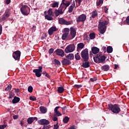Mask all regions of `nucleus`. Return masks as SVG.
Returning a JSON list of instances; mask_svg holds the SVG:
<instances>
[{"instance_id":"1","label":"nucleus","mask_w":129,"mask_h":129,"mask_svg":"<svg viewBox=\"0 0 129 129\" xmlns=\"http://www.w3.org/2000/svg\"><path fill=\"white\" fill-rule=\"evenodd\" d=\"M107 25H108V22L106 20H101L99 22L98 29L100 34H104L105 33Z\"/></svg>"},{"instance_id":"2","label":"nucleus","mask_w":129,"mask_h":129,"mask_svg":"<svg viewBox=\"0 0 129 129\" xmlns=\"http://www.w3.org/2000/svg\"><path fill=\"white\" fill-rule=\"evenodd\" d=\"M109 110H111L113 113H119L120 112V107L118 104L112 105L110 104L108 105Z\"/></svg>"},{"instance_id":"3","label":"nucleus","mask_w":129,"mask_h":129,"mask_svg":"<svg viewBox=\"0 0 129 129\" xmlns=\"http://www.w3.org/2000/svg\"><path fill=\"white\" fill-rule=\"evenodd\" d=\"M105 56L102 55L101 53H99L94 57V60L96 63H105Z\"/></svg>"},{"instance_id":"4","label":"nucleus","mask_w":129,"mask_h":129,"mask_svg":"<svg viewBox=\"0 0 129 129\" xmlns=\"http://www.w3.org/2000/svg\"><path fill=\"white\" fill-rule=\"evenodd\" d=\"M20 11L23 16H28L30 14V12H31V9L28 6L23 5L21 7Z\"/></svg>"},{"instance_id":"5","label":"nucleus","mask_w":129,"mask_h":129,"mask_svg":"<svg viewBox=\"0 0 129 129\" xmlns=\"http://www.w3.org/2000/svg\"><path fill=\"white\" fill-rule=\"evenodd\" d=\"M81 56L82 58L84 60V61H87L89 58L88 54V49H85L83 50L81 52Z\"/></svg>"},{"instance_id":"6","label":"nucleus","mask_w":129,"mask_h":129,"mask_svg":"<svg viewBox=\"0 0 129 129\" xmlns=\"http://www.w3.org/2000/svg\"><path fill=\"white\" fill-rule=\"evenodd\" d=\"M76 36V30L73 27L70 28V33L69 35L68 40H72Z\"/></svg>"},{"instance_id":"7","label":"nucleus","mask_w":129,"mask_h":129,"mask_svg":"<svg viewBox=\"0 0 129 129\" xmlns=\"http://www.w3.org/2000/svg\"><path fill=\"white\" fill-rule=\"evenodd\" d=\"M63 34L62 35V40H69L68 38L69 37V32H70V29L68 28H66L63 30Z\"/></svg>"},{"instance_id":"8","label":"nucleus","mask_w":129,"mask_h":129,"mask_svg":"<svg viewBox=\"0 0 129 129\" xmlns=\"http://www.w3.org/2000/svg\"><path fill=\"white\" fill-rule=\"evenodd\" d=\"M75 50V45L70 44L66 48L64 52L66 53H72Z\"/></svg>"},{"instance_id":"9","label":"nucleus","mask_w":129,"mask_h":129,"mask_svg":"<svg viewBox=\"0 0 129 129\" xmlns=\"http://www.w3.org/2000/svg\"><path fill=\"white\" fill-rule=\"evenodd\" d=\"M58 23L60 25H66L67 26H69V25H72V21H68L65 20L63 18H58Z\"/></svg>"},{"instance_id":"10","label":"nucleus","mask_w":129,"mask_h":129,"mask_svg":"<svg viewBox=\"0 0 129 129\" xmlns=\"http://www.w3.org/2000/svg\"><path fill=\"white\" fill-rule=\"evenodd\" d=\"M38 68L39 69H34L33 73H35V76H36V77H41L42 72H43V71H42V67H39Z\"/></svg>"},{"instance_id":"11","label":"nucleus","mask_w":129,"mask_h":129,"mask_svg":"<svg viewBox=\"0 0 129 129\" xmlns=\"http://www.w3.org/2000/svg\"><path fill=\"white\" fill-rule=\"evenodd\" d=\"M86 20V15L85 14H82L80 15L78 18H77V23H79L80 22H84V21Z\"/></svg>"},{"instance_id":"12","label":"nucleus","mask_w":129,"mask_h":129,"mask_svg":"<svg viewBox=\"0 0 129 129\" xmlns=\"http://www.w3.org/2000/svg\"><path fill=\"white\" fill-rule=\"evenodd\" d=\"M38 123L40 125H47L50 123V122L46 119H41L38 121Z\"/></svg>"},{"instance_id":"13","label":"nucleus","mask_w":129,"mask_h":129,"mask_svg":"<svg viewBox=\"0 0 129 129\" xmlns=\"http://www.w3.org/2000/svg\"><path fill=\"white\" fill-rule=\"evenodd\" d=\"M13 57L15 60H19L21 57V51L17 50L13 53Z\"/></svg>"},{"instance_id":"14","label":"nucleus","mask_w":129,"mask_h":129,"mask_svg":"<svg viewBox=\"0 0 129 129\" xmlns=\"http://www.w3.org/2000/svg\"><path fill=\"white\" fill-rule=\"evenodd\" d=\"M9 17H10V13H9V10H6L4 14L2 16V20L6 21V20H7V19H8Z\"/></svg>"},{"instance_id":"15","label":"nucleus","mask_w":129,"mask_h":129,"mask_svg":"<svg viewBox=\"0 0 129 129\" xmlns=\"http://www.w3.org/2000/svg\"><path fill=\"white\" fill-rule=\"evenodd\" d=\"M58 29L56 28V26L51 27L48 31V34L51 36L53 34V32H56Z\"/></svg>"},{"instance_id":"16","label":"nucleus","mask_w":129,"mask_h":129,"mask_svg":"<svg viewBox=\"0 0 129 129\" xmlns=\"http://www.w3.org/2000/svg\"><path fill=\"white\" fill-rule=\"evenodd\" d=\"M56 55L58 56H60L61 57H64V55H65V53L64 51L61 49H57L56 50Z\"/></svg>"},{"instance_id":"17","label":"nucleus","mask_w":129,"mask_h":129,"mask_svg":"<svg viewBox=\"0 0 129 129\" xmlns=\"http://www.w3.org/2000/svg\"><path fill=\"white\" fill-rule=\"evenodd\" d=\"M84 43L82 42L78 43L77 45V51L78 52H79V51H81V50H82V49H83V48H84Z\"/></svg>"},{"instance_id":"18","label":"nucleus","mask_w":129,"mask_h":129,"mask_svg":"<svg viewBox=\"0 0 129 129\" xmlns=\"http://www.w3.org/2000/svg\"><path fill=\"white\" fill-rule=\"evenodd\" d=\"M61 64L65 66H67L68 65H70V64H71V61L66 58H64L62 60Z\"/></svg>"},{"instance_id":"19","label":"nucleus","mask_w":129,"mask_h":129,"mask_svg":"<svg viewBox=\"0 0 129 129\" xmlns=\"http://www.w3.org/2000/svg\"><path fill=\"white\" fill-rule=\"evenodd\" d=\"M60 106H57L54 108V111L55 114L57 115V116H61L62 115V114L58 111V109H59V108Z\"/></svg>"},{"instance_id":"20","label":"nucleus","mask_w":129,"mask_h":129,"mask_svg":"<svg viewBox=\"0 0 129 129\" xmlns=\"http://www.w3.org/2000/svg\"><path fill=\"white\" fill-rule=\"evenodd\" d=\"M93 54H97L99 52V48L94 46L91 49Z\"/></svg>"},{"instance_id":"21","label":"nucleus","mask_w":129,"mask_h":129,"mask_svg":"<svg viewBox=\"0 0 129 129\" xmlns=\"http://www.w3.org/2000/svg\"><path fill=\"white\" fill-rule=\"evenodd\" d=\"M64 12L63 11H62L60 9H59V8H58V10H55L54 11V14H55L56 17H58V16H59V15H62V14Z\"/></svg>"},{"instance_id":"22","label":"nucleus","mask_w":129,"mask_h":129,"mask_svg":"<svg viewBox=\"0 0 129 129\" xmlns=\"http://www.w3.org/2000/svg\"><path fill=\"white\" fill-rule=\"evenodd\" d=\"M75 7V1H74V3L69 8V13H72L73 12V9Z\"/></svg>"},{"instance_id":"23","label":"nucleus","mask_w":129,"mask_h":129,"mask_svg":"<svg viewBox=\"0 0 129 129\" xmlns=\"http://www.w3.org/2000/svg\"><path fill=\"white\" fill-rule=\"evenodd\" d=\"M40 111L41 113H46L47 112V108L44 106H40Z\"/></svg>"},{"instance_id":"24","label":"nucleus","mask_w":129,"mask_h":129,"mask_svg":"<svg viewBox=\"0 0 129 129\" xmlns=\"http://www.w3.org/2000/svg\"><path fill=\"white\" fill-rule=\"evenodd\" d=\"M91 18H93V19H94V18H96L97 16H98V14H97V11L96 10H95L93 11L91 13Z\"/></svg>"},{"instance_id":"25","label":"nucleus","mask_w":129,"mask_h":129,"mask_svg":"<svg viewBox=\"0 0 129 129\" xmlns=\"http://www.w3.org/2000/svg\"><path fill=\"white\" fill-rule=\"evenodd\" d=\"M66 57L67 58V59H69V60H73V59H74V54L72 53H70L67 55Z\"/></svg>"},{"instance_id":"26","label":"nucleus","mask_w":129,"mask_h":129,"mask_svg":"<svg viewBox=\"0 0 129 129\" xmlns=\"http://www.w3.org/2000/svg\"><path fill=\"white\" fill-rule=\"evenodd\" d=\"M67 8V7L65 6V4H63V3L62 2L59 9L61 10V11L62 12L63 10H64V11H65V10H66V9Z\"/></svg>"},{"instance_id":"27","label":"nucleus","mask_w":129,"mask_h":129,"mask_svg":"<svg viewBox=\"0 0 129 129\" xmlns=\"http://www.w3.org/2000/svg\"><path fill=\"white\" fill-rule=\"evenodd\" d=\"M102 70L103 71H108L109 70V66L108 65H105L101 67Z\"/></svg>"},{"instance_id":"28","label":"nucleus","mask_w":129,"mask_h":129,"mask_svg":"<svg viewBox=\"0 0 129 129\" xmlns=\"http://www.w3.org/2000/svg\"><path fill=\"white\" fill-rule=\"evenodd\" d=\"M19 101H20V98H19L18 97H16V96L14 97V98L12 100V102L14 104L18 103V102H19Z\"/></svg>"},{"instance_id":"29","label":"nucleus","mask_w":129,"mask_h":129,"mask_svg":"<svg viewBox=\"0 0 129 129\" xmlns=\"http://www.w3.org/2000/svg\"><path fill=\"white\" fill-rule=\"evenodd\" d=\"M52 8H58L59 7V2H55L51 4Z\"/></svg>"},{"instance_id":"30","label":"nucleus","mask_w":129,"mask_h":129,"mask_svg":"<svg viewBox=\"0 0 129 129\" xmlns=\"http://www.w3.org/2000/svg\"><path fill=\"white\" fill-rule=\"evenodd\" d=\"M82 66L84 68H88V67L90 66V64H89V62H85L83 63Z\"/></svg>"},{"instance_id":"31","label":"nucleus","mask_w":129,"mask_h":129,"mask_svg":"<svg viewBox=\"0 0 129 129\" xmlns=\"http://www.w3.org/2000/svg\"><path fill=\"white\" fill-rule=\"evenodd\" d=\"M51 16H52L51 15H46L45 16V19H46V20H48V21H52L53 17H52Z\"/></svg>"},{"instance_id":"32","label":"nucleus","mask_w":129,"mask_h":129,"mask_svg":"<svg viewBox=\"0 0 129 129\" xmlns=\"http://www.w3.org/2000/svg\"><path fill=\"white\" fill-rule=\"evenodd\" d=\"M57 91L59 93H63L64 92V88L62 87H59L57 89Z\"/></svg>"},{"instance_id":"33","label":"nucleus","mask_w":129,"mask_h":129,"mask_svg":"<svg viewBox=\"0 0 129 129\" xmlns=\"http://www.w3.org/2000/svg\"><path fill=\"white\" fill-rule=\"evenodd\" d=\"M62 2L64 4V5L66 6L67 8V7H69V6H70V2L66 1L65 0H62Z\"/></svg>"},{"instance_id":"34","label":"nucleus","mask_w":129,"mask_h":129,"mask_svg":"<svg viewBox=\"0 0 129 129\" xmlns=\"http://www.w3.org/2000/svg\"><path fill=\"white\" fill-rule=\"evenodd\" d=\"M28 123L29 124H32L33 123V122L34 121V120L33 119V117H29L27 119Z\"/></svg>"},{"instance_id":"35","label":"nucleus","mask_w":129,"mask_h":129,"mask_svg":"<svg viewBox=\"0 0 129 129\" xmlns=\"http://www.w3.org/2000/svg\"><path fill=\"white\" fill-rule=\"evenodd\" d=\"M113 49L111 46H108L107 47V53H112Z\"/></svg>"},{"instance_id":"36","label":"nucleus","mask_w":129,"mask_h":129,"mask_svg":"<svg viewBox=\"0 0 129 129\" xmlns=\"http://www.w3.org/2000/svg\"><path fill=\"white\" fill-rule=\"evenodd\" d=\"M89 37L91 40H93V39H95V33H90L89 35Z\"/></svg>"},{"instance_id":"37","label":"nucleus","mask_w":129,"mask_h":129,"mask_svg":"<svg viewBox=\"0 0 129 129\" xmlns=\"http://www.w3.org/2000/svg\"><path fill=\"white\" fill-rule=\"evenodd\" d=\"M69 119H70V118L68 117V116H65L63 119V121L64 123H67L69 121Z\"/></svg>"},{"instance_id":"38","label":"nucleus","mask_w":129,"mask_h":129,"mask_svg":"<svg viewBox=\"0 0 129 129\" xmlns=\"http://www.w3.org/2000/svg\"><path fill=\"white\" fill-rule=\"evenodd\" d=\"M47 14L48 16H53V12H52V9H50L47 11Z\"/></svg>"},{"instance_id":"39","label":"nucleus","mask_w":129,"mask_h":129,"mask_svg":"<svg viewBox=\"0 0 129 129\" xmlns=\"http://www.w3.org/2000/svg\"><path fill=\"white\" fill-rule=\"evenodd\" d=\"M29 99L30 100H32V101H36L37 100V99L34 96H30Z\"/></svg>"},{"instance_id":"40","label":"nucleus","mask_w":129,"mask_h":129,"mask_svg":"<svg viewBox=\"0 0 129 129\" xmlns=\"http://www.w3.org/2000/svg\"><path fill=\"white\" fill-rule=\"evenodd\" d=\"M28 92H30V93H32V92H33V87L32 86L28 87Z\"/></svg>"},{"instance_id":"41","label":"nucleus","mask_w":129,"mask_h":129,"mask_svg":"<svg viewBox=\"0 0 129 129\" xmlns=\"http://www.w3.org/2000/svg\"><path fill=\"white\" fill-rule=\"evenodd\" d=\"M76 60H80V55H79V53H77L75 55Z\"/></svg>"},{"instance_id":"42","label":"nucleus","mask_w":129,"mask_h":129,"mask_svg":"<svg viewBox=\"0 0 129 129\" xmlns=\"http://www.w3.org/2000/svg\"><path fill=\"white\" fill-rule=\"evenodd\" d=\"M12 89V86L11 85H9L8 86V87L5 89L6 91H9Z\"/></svg>"},{"instance_id":"43","label":"nucleus","mask_w":129,"mask_h":129,"mask_svg":"<svg viewBox=\"0 0 129 129\" xmlns=\"http://www.w3.org/2000/svg\"><path fill=\"white\" fill-rule=\"evenodd\" d=\"M101 4H103V0H99V2L97 3V6L99 7Z\"/></svg>"},{"instance_id":"44","label":"nucleus","mask_w":129,"mask_h":129,"mask_svg":"<svg viewBox=\"0 0 129 129\" xmlns=\"http://www.w3.org/2000/svg\"><path fill=\"white\" fill-rule=\"evenodd\" d=\"M66 108H67V106H64L61 108L63 114H65V110H66Z\"/></svg>"},{"instance_id":"45","label":"nucleus","mask_w":129,"mask_h":129,"mask_svg":"<svg viewBox=\"0 0 129 129\" xmlns=\"http://www.w3.org/2000/svg\"><path fill=\"white\" fill-rule=\"evenodd\" d=\"M54 62L55 63L56 65H60L61 63L56 59H54Z\"/></svg>"},{"instance_id":"46","label":"nucleus","mask_w":129,"mask_h":129,"mask_svg":"<svg viewBox=\"0 0 129 129\" xmlns=\"http://www.w3.org/2000/svg\"><path fill=\"white\" fill-rule=\"evenodd\" d=\"M6 126H8L7 124L0 125V129H5Z\"/></svg>"},{"instance_id":"47","label":"nucleus","mask_w":129,"mask_h":129,"mask_svg":"<svg viewBox=\"0 0 129 129\" xmlns=\"http://www.w3.org/2000/svg\"><path fill=\"white\" fill-rule=\"evenodd\" d=\"M90 81H92V82H94L97 80V78H91L90 79Z\"/></svg>"},{"instance_id":"48","label":"nucleus","mask_w":129,"mask_h":129,"mask_svg":"<svg viewBox=\"0 0 129 129\" xmlns=\"http://www.w3.org/2000/svg\"><path fill=\"white\" fill-rule=\"evenodd\" d=\"M58 128H59V125L58 123H57L56 124L54 125L53 129H58Z\"/></svg>"},{"instance_id":"49","label":"nucleus","mask_w":129,"mask_h":129,"mask_svg":"<svg viewBox=\"0 0 129 129\" xmlns=\"http://www.w3.org/2000/svg\"><path fill=\"white\" fill-rule=\"evenodd\" d=\"M53 52H54V49L53 48H50L48 51L49 54H53Z\"/></svg>"},{"instance_id":"50","label":"nucleus","mask_w":129,"mask_h":129,"mask_svg":"<svg viewBox=\"0 0 129 129\" xmlns=\"http://www.w3.org/2000/svg\"><path fill=\"white\" fill-rule=\"evenodd\" d=\"M104 11L106 14H107V13H108V11H108V8H107L106 7H105Z\"/></svg>"},{"instance_id":"51","label":"nucleus","mask_w":129,"mask_h":129,"mask_svg":"<svg viewBox=\"0 0 129 129\" xmlns=\"http://www.w3.org/2000/svg\"><path fill=\"white\" fill-rule=\"evenodd\" d=\"M83 0H75L76 3H78V4L79 5H80L81 4V3H82Z\"/></svg>"},{"instance_id":"52","label":"nucleus","mask_w":129,"mask_h":129,"mask_svg":"<svg viewBox=\"0 0 129 129\" xmlns=\"http://www.w3.org/2000/svg\"><path fill=\"white\" fill-rule=\"evenodd\" d=\"M2 33H3V26L0 25V35H2Z\"/></svg>"},{"instance_id":"53","label":"nucleus","mask_w":129,"mask_h":129,"mask_svg":"<svg viewBox=\"0 0 129 129\" xmlns=\"http://www.w3.org/2000/svg\"><path fill=\"white\" fill-rule=\"evenodd\" d=\"M52 120L53 121H57V120H58V118H57V117H54L52 118Z\"/></svg>"},{"instance_id":"54","label":"nucleus","mask_w":129,"mask_h":129,"mask_svg":"<svg viewBox=\"0 0 129 129\" xmlns=\"http://www.w3.org/2000/svg\"><path fill=\"white\" fill-rule=\"evenodd\" d=\"M126 22L127 25H129V16H128L126 19Z\"/></svg>"},{"instance_id":"55","label":"nucleus","mask_w":129,"mask_h":129,"mask_svg":"<svg viewBox=\"0 0 129 129\" xmlns=\"http://www.w3.org/2000/svg\"><path fill=\"white\" fill-rule=\"evenodd\" d=\"M75 86L77 88H81V87H82V85H76Z\"/></svg>"},{"instance_id":"56","label":"nucleus","mask_w":129,"mask_h":129,"mask_svg":"<svg viewBox=\"0 0 129 129\" xmlns=\"http://www.w3.org/2000/svg\"><path fill=\"white\" fill-rule=\"evenodd\" d=\"M18 117H19V116H18V115L13 116L14 119H18Z\"/></svg>"},{"instance_id":"57","label":"nucleus","mask_w":129,"mask_h":129,"mask_svg":"<svg viewBox=\"0 0 129 129\" xmlns=\"http://www.w3.org/2000/svg\"><path fill=\"white\" fill-rule=\"evenodd\" d=\"M10 3H11V0H7L6 1L7 5H10Z\"/></svg>"},{"instance_id":"58","label":"nucleus","mask_w":129,"mask_h":129,"mask_svg":"<svg viewBox=\"0 0 129 129\" xmlns=\"http://www.w3.org/2000/svg\"><path fill=\"white\" fill-rule=\"evenodd\" d=\"M117 67H118V65L117 64H114V69H117Z\"/></svg>"},{"instance_id":"59","label":"nucleus","mask_w":129,"mask_h":129,"mask_svg":"<svg viewBox=\"0 0 129 129\" xmlns=\"http://www.w3.org/2000/svg\"><path fill=\"white\" fill-rule=\"evenodd\" d=\"M33 121H34L35 120H38V117H33Z\"/></svg>"},{"instance_id":"60","label":"nucleus","mask_w":129,"mask_h":129,"mask_svg":"<svg viewBox=\"0 0 129 129\" xmlns=\"http://www.w3.org/2000/svg\"><path fill=\"white\" fill-rule=\"evenodd\" d=\"M45 76H46V77H47V78H49V77H50V76L47 73L45 74Z\"/></svg>"},{"instance_id":"61","label":"nucleus","mask_w":129,"mask_h":129,"mask_svg":"<svg viewBox=\"0 0 129 129\" xmlns=\"http://www.w3.org/2000/svg\"><path fill=\"white\" fill-rule=\"evenodd\" d=\"M20 124L21 126H23V125H24V122L23 121V120L21 121Z\"/></svg>"},{"instance_id":"62","label":"nucleus","mask_w":129,"mask_h":129,"mask_svg":"<svg viewBox=\"0 0 129 129\" xmlns=\"http://www.w3.org/2000/svg\"><path fill=\"white\" fill-rule=\"evenodd\" d=\"M42 129H48L47 126H44Z\"/></svg>"},{"instance_id":"63","label":"nucleus","mask_w":129,"mask_h":129,"mask_svg":"<svg viewBox=\"0 0 129 129\" xmlns=\"http://www.w3.org/2000/svg\"><path fill=\"white\" fill-rule=\"evenodd\" d=\"M102 49L103 50H105L106 49V47L104 46L102 47Z\"/></svg>"},{"instance_id":"64","label":"nucleus","mask_w":129,"mask_h":129,"mask_svg":"<svg viewBox=\"0 0 129 129\" xmlns=\"http://www.w3.org/2000/svg\"><path fill=\"white\" fill-rule=\"evenodd\" d=\"M68 129H74V127L72 126V127H70V128H68Z\"/></svg>"}]
</instances>
